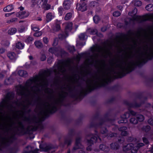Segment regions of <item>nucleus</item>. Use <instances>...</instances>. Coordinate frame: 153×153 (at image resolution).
Here are the masks:
<instances>
[{"label":"nucleus","mask_w":153,"mask_h":153,"mask_svg":"<svg viewBox=\"0 0 153 153\" xmlns=\"http://www.w3.org/2000/svg\"><path fill=\"white\" fill-rule=\"evenodd\" d=\"M137 10L135 8L131 12L128 14L132 17L134 20L145 21L151 20L153 21V14L142 16L136 15ZM143 41L144 43L141 48H140L132 57H135L134 61L131 58V54L128 58L122 59L116 62L111 67H108L104 64L101 68L100 72H115V69L118 70L117 72H129L134 66L138 65L143 60L148 59L153 55V37L145 36Z\"/></svg>","instance_id":"nucleus-1"},{"label":"nucleus","mask_w":153,"mask_h":153,"mask_svg":"<svg viewBox=\"0 0 153 153\" xmlns=\"http://www.w3.org/2000/svg\"><path fill=\"white\" fill-rule=\"evenodd\" d=\"M49 70L44 71L42 73L27 80L25 86L20 85L17 90L18 93L22 95L29 97L33 94H36L40 89L46 88L48 84L46 77L50 75Z\"/></svg>","instance_id":"nucleus-2"},{"label":"nucleus","mask_w":153,"mask_h":153,"mask_svg":"<svg viewBox=\"0 0 153 153\" xmlns=\"http://www.w3.org/2000/svg\"><path fill=\"white\" fill-rule=\"evenodd\" d=\"M23 115V112H22L20 114L13 115L10 117L5 128L6 132L10 136L3 139L1 137V150L2 146H7L12 142L14 134L18 130L19 128L21 126V123L19 119Z\"/></svg>","instance_id":"nucleus-3"},{"label":"nucleus","mask_w":153,"mask_h":153,"mask_svg":"<svg viewBox=\"0 0 153 153\" xmlns=\"http://www.w3.org/2000/svg\"><path fill=\"white\" fill-rule=\"evenodd\" d=\"M80 59V56L77 55L75 57L68 59L66 61H61L54 67L53 72L56 74L64 75L67 69H70L72 64L74 62H78Z\"/></svg>","instance_id":"nucleus-4"},{"label":"nucleus","mask_w":153,"mask_h":153,"mask_svg":"<svg viewBox=\"0 0 153 153\" xmlns=\"http://www.w3.org/2000/svg\"><path fill=\"white\" fill-rule=\"evenodd\" d=\"M138 140L136 141V143L135 144V146L133 148L134 145L132 143H130L127 144L125 146H124L123 148V150L124 151H126L130 149H131V153H137V150L140 147L144 146V144L142 143H139Z\"/></svg>","instance_id":"nucleus-5"},{"label":"nucleus","mask_w":153,"mask_h":153,"mask_svg":"<svg viewBox=\"0 0 153 153\" xmlns=\"http://www.w3.org/2000/svg\"><path fill=\"white\" fill-rule=\"evenodd\" d=\"M92 51L93 52H97V53L94 55V56L91 57L92 59V63L97 60L99 54L104 56V53H106L107 52L105 50V48L100 46H97L95 47L92 49Z\"/></svg>","instance_id":"nucleus-6"},{"label":"nucleus","mask_w":153,"mask_h":153,"mask_svg":"<svg viewBox=\"0 0 153 153\" xmlns=\"http://www.w3.org/2000/svg\"><path fill=\"white\" fill-rule=\"evenodd\" d=\"M57 101L51 104L47 103L44 105V112L45 113H51L55 111L56 109V106L58 103Z\"/></svg>","instance_id":"nucleus-7"},{"label":"nucleus","mask_w":153,"mask_h":153,"mask_svg":"<svg viewBox=\"0 0 153 153\" xmlns=\"http://www.w3.org/2000/svg\"><path fill=\"white\" fill-rule=\"evenodd\" d=\"M64 25L65 27V32L66 36H63L62 34L59 35V38L61 39H62L65 38L68 36L67 33L70 31L72 28V23L71 22H68L64 24Z\"/></svg>","instance_id":"nucleus-8"},{"label":"nucleus","mask_w":153,"mask_h":153,"mask_svg":"<svg viewBox=\"0 0 153 153\" xmlns=\"http://www.w3.org/2000/svg\"><path fill=\"white\" fill-rule=\"evenodd\" d=\"M136 113L132 111H130L126 113L122 116V120L118 121L119 123H126L128 121L127 119L128 118L130 114L132 115H136Z\"/></svg>","instance_id":"nucleus-9"},{"label":"nucleus","mask_w":153,"mask_h":153,"mask_svg":"<svg viewBox=\"0 0 153 153\" xmlns=\"http://www.w3.org/2000/svg\"><path fill=\"white\" fill-rule=\"evenodd\" d=\"M37 4L39 5V7H42L45 10H48L51 8L50 5L47 4L46 0H39L37 3Z\"/></svg>","instance_id":"nucleus-10"},{"label":"nucleus","mask_w":153,"mask_h":153,"mask_svg":"<svg viewBox=\"0 0 153 153\" xmlns=\"http://www.w3.org/2000/svg\"><path fill=\"white\" fill-rule=\"evenodd\" d=\"M76 8L78 10L83 12L87 10V6L86 4L84 2H83L82 4H77Z\"/></svg>","instance_id":"nucleus-11"},{"label":"nucleus","mask_w":153,"mask_h":153,"mask_svg":"<svg viewBox=\"0 0 153 153\" xmlns=\"http://www.w3.org/2000/svg\"><path fill=\"white\" fill-rule=\"evenodd\" d=\"M28 15V12L25 11H20L16 14L17 16L21 19L27 17Z\"/></svg>","instance_id":"nucleus-12"},{"label":"nucleus","mask_w":153,"mask_h":153,"mask_svg":"<svg viewBox=\"0 0 153 153\" xmlns=\"http://www.w3.org/2000/svg\"><path fill=\"white\" fill-rule=\"evenodd\" d=\"M11 97H9L8 95H7L5 100V102L6 105L8 107L12 108L13 105H12V101L11 100Z\"/></svg>","instance_id":"nucleus-13"},{"label":"nucleus","mask_w":153,"mask_h":153,"mask_svg":"<svg viewBox=\"0 0 153 153\" xmlns=\"http://www.w3.org/2000/svg\"><path fill=\"white\" fill-rule=\"evenodd\" d=\"M83 147L81 145L80 143V139L79 138L77 139L76 140L75 146L74 147L73 149L74 150L78 149H82Z\"/></svg>","instance_id":"nucleus-14"},{"label":"nucleus","mask_w":153,"mask_h":153,"mask_svg":"<svg viewBox=\"0 0 153 153\" xmlns=\"http://www.w3.org/2000/svg\"><path fill=\"white\" fill-rule=\"evenodd\" d=\"M71 4V1L69 0H65L63 4L64 8L66 9H69L70 8Z\"/></svg>","instance_id":"nucleus-15"},{"label":"nucleus","mask_w":153,"mask_h":153,"mask_svg":"<svg viewBox=\"0 0 153 153\" xmlns=\"http://www.w3.org/2000/svg\"><path fill=\"white\" fill-rule=\"evenodd\" d=\"M91 138L90 140H88L87 143L88 145L91 146L93 144L94 142H95L97 139V137L93 136L92 135L91 136Z\"/></svg>","instance_id":"nucleus-16"},{"label":"nucleus","mask_w":153,"mask_h":153,"mask_svg":"<svg viewBox=\"0 0 153 153\" xmlns=\"http://www.w3.org/2000/svg\"><path fill=\"white\" fill-rule=\"evenodd\" d=\"M8 58L11 60H15L17 57V55L13 52H9L7 54Z\"/></svg>","instance_id":"nucleus-17"},{"label":"nucleus","mask_w":153,"mask_h":153,"mask_svg":"<svg viewBox=\"0 0 153 153\" xmlns=\"http://www.w3.org/2000/svg\"><path fill=\"white\" fill-rule=\"evenodd\" d=\"M55 17L54 14L51 13H49L46 15V20L47 22H49L53 19Z\"/></svg>","instance_id":"nucleus-18"},{"label":"nucleus","mask_w":153,"mask_h":153,"mask_svg":"<svg viewBox=\"0 0 153 153\" xmlns=\"http://www.w3.org/2000/svg\"><path fill=\"white\" fill-rule=\"evenodd\" d=\"M60 51V48L58 49L56 48H51L49 49V51L50 53L56 55L57 54V53H58Z\"/></svg>","instance_id":"nucleus-19"},{"label":"nucleus","mask_w":153,"mask_h":153,"mask_svg":"<svg viewBox=\"0 0 153 153\" xmlns=\"http://www.w3.org/2000/svg\"><path fill=\"white\" fill-rule=\"evenodd\" d=\"M15 47L17 49H22L24 48V44L20 42H18L15 43Z\"/></svg>","instance_id":"nucleus-20"},{"label":"nucleus","mask_w":153,"mask_h":153,"mask_svg":"<svg viewBox=\"0 0 153 153\" xmlns=\"http://www.w3.org/2000/svg\"><path fill=\"white\" fill-rule=\"evenodd\" d=\"M131 4L136 7H139L142 4V2L139 0H134L132 1Z\"/></svg>","instance_id":"nucleus-21"},{"label":"nucleus","mask_w":153,"mask_h":153,"mask_svg":"<svg viewBox=\"0 0 153 153\" xmlns=\"http://www.w3.org/2000/svg\"><path fill=\"white\" fill-rule=\"evenodd\" d=\"M127 128L126 127H121L119 128V130L122 131L121 133L122 135L126 136L128 134L127 132L125 131Z\"/></svg>","instance_id":"nucleus-22"},{"label":"nucleus","mask_w":153,"mask_h":153,"mask_svg":"<svg viewBox=\"0 0 153 153\" xmlns=\"http://www.w3.org/2000/svg\"><path fill=\"white\" fill-rule=\"evenodd\" d=\"M53 29L55 31H58L59 30L60 28V27L59 25V22H57L55 25L52 27Z\"/></svg>","instance_id":"nucleus-23"},{"label":"nucleus","mask_w":153,"mask_h":153,"mask_svg":"<svg viewBox=\"0 0 153 153\" xmlns=\"http://www.w3.org/2000/svg\"><path fill=\"white\" fill-rule=\"evenodd\" d=\"M13 6L12 5H8L6 7H4L3 10L4 12L10 11L13 9Z\"/></svg>","instance_id":"nucleus-24"},{"label":"nucleus","mask_w":153,"mask_h":153,"mask_svg":"<svg viewBox=\"0 0 153 153\" xmlns=\"http://www.w3.org/2000/svg\"><path fill=\"white\" fill-rule=\"evenodd\" d=\"M18 74L20 76L23 77L26 76L27 74V71L23 70H20L19 71Z\"/></svg>","instance_id":"nucleus-25"},{"label":"nucleus","mask_w":153,"mask_h":153,"mask_svg":"<svg viewBox=\"0 0 153 153\" xmlns=\"http://www.w3.org/2000/svg\"><path fill=\"white\" fill-rule=\"evenodd\" d=\"M34 44L36 47L38 48H41L43 46V45L41 42L36 41L34 42Z\"/></svg>","instance_id":"nucleus-26"},{"label":"nucleus","mask_w":153,"mask_h":153,"mask_svg":"<svg viewBox=\"0 0 153 153\" xmlns=\"http://www.w3.org/2000/svg\"><path fill=\"white\" fill-rule=\"evenodd\" d=\"M146 9L149 11H153V5L150 4L147 5L146 7Z\"/></svg>","instance_id":"nucleus-27"},{"label":"nucleus","mask_w":153,"mask_h":153,"mask_svg":"<svg viewBox=\"0 0 153 153\" xmlns=\"http://www.w3.org/2000/svg\"><path fill=\"white\" fill-rule=\"evenodd\" d=\"M17 31L16 29L15 28H11L9 30L8 32L9 34L13 35Z\"/></svg>","instance_id":"nucleus-28"},{"label":"nucleus","mask_w":153,"mask_h":153,"mask_svg":"<svg viewBox=\"0 0 153 153\" xmlns=\"http://www.w3.org/2000/svg\"><path fill=\"white\" fill-rule=\"evenodd\" d=\"M87 31L91 35L95 34L97 32V30L95 29H89Z\"/></svg>","instance_id":"nucleus-29"},{"label":"nucleus","mask_w":153,"mask_h":153,"mask_svg":"<svg viewBox=\"0 0 153 153\" xmlns=\"http://www.w3.org/2000/svg\"><path fill=\"white\" fill-rule=\"evenodd\" d=\"M33 38L30 36H27L25 39V41L27 43H30L32 41H33Z\"/></svg>","instance_id":"nucleus-30"},{"label":"nucleus","mask_w":153,"mask_h":153,"mask_svg":"<svg viewBox=\"0 0 153 153\" xmlns=\"http://www.w3.org/2000/svg\"><path fill=\"white\" fill-rule=\"evenodd\" d=\"M119 146L117 143H112L111 144V147L112 149H118Z\"/></svg>","instance_id":"nucleus-31"},{"label":"nucleus","mask_w":153,"mask_h":153,"mask_svg":"<svg viewBox=\"0 0 153 153\" xmlns=\"http://www.w3.org/2000/svg\"><path fill=\"white\" fill-rule=\"evenodd\" d=\"M80 39L81 40H83L85 39H87V37L85 33H81L79 36Z\"/></svg>","instance_id":"nucleus-32"},{"label":"nucleus","mask_w":153,"mask_h":153,"mask_svg":"<svg viewBox=\"0 0 153 153\" xmlns=\"http://www.w3.org/2000/svg\"><path fill=\"white\" fill-rule=\"evenodd\" d=\"M72 16V14L71 13H67L65 17V19L68 20L70 19Z\"/></svg>","instance_id":"nucleus-33"},{"label":"nucleus","mask_w":153,"mask_h":153,"mask_svg":"<svg viewBox=\"0 0 153 153\" xmlns=\"http://www.w3.org/2000/svg\"><path fill=\"white\" fill-rule=\"evenodd\" d=\"M137 118L139 121H142L144 119V117L142 115L140 114L137 116Z\"/></svg>","instance_id":"nucleus-34"},{"label":"nucleus","mask_w":153,"mask_h":153,"mask_svg":"<svg viewBox=\"0 0 153 153\" xmlns=\"http://www.w3.org/2000/svg\"><path fill=\"white\" fill-rule=\"evenodd\" d=\"M93 20L95 23H97L100 20V18L99 16H95L93 18Z\"/></svg>","instance_id":"nucleus-35"},{"label":"nucleus","mask_w":153,"mask_h":153,"mask_svg":"<svg viewBox=\"0 0 153 153\" xmlns=\"http://www.w3.org/2000/svg\"><path fill=\"white\" fill-rule=\"evenodd\" d=\"M130 122L133 124H136L137 123V120L134 118H131L130 120Z\"/></svg>","instance_id":"nucleus-36"},{"label":"nucleus","mask_w":153,"mask_h":153,"mask_svg":"<svg viewBox=\"0 0 153 153\" xmlns=\"http://www.w3.org/2000/svg\"><path fill=\"white\" fill-rule=\"evenodd\" d=\"M64 10V9L62 7H60L58 8V13L59 16H61L63 14V11Z\"/></svg>","instance_id":"nucleus-37"},{"label":"nucleus","mask_w":153,"mask_h":153,"mask_svg":"<svg viewBox=\"0 0 153 153\" xmlns=\"http://www.w3.org/2000/svg\"><path fill=\"white\" fill-rule=\"evenodd\" d=\"M26 27L24 26H22L19 28L18 31L20 33H22L25 30Z\"/></svg>","instance_id":"nucleus-38"},{"label":"nucleus","mask_w":153,"mask_h":153,"mask_svg":"<svg viewBox=\"0 0 153 153\" xmlns=\"http://www.w3.org/2000/svg\"><path fill=\"white\" fill-rule=\"evenodd\" d=\"M68 49L70 52H73L75 51L74 47L73 46L69 45L68 47Z\"/></svg>","instance_id":"nucleus-39"},{"label":"nucleus","mask_w":153,"mask_h":153,"mask_svg":"<svg viewBox=\"0 0 153 153\" xmlns=\"http://www.w3.org/2000/svg\"><path fill=\"white\" fill-rule=\"evenodd\" d=\"M32 29L33 31H36L39 30V28L35 25H33L31 26Z\"/></svg>","instance_id":"nucleus-40"},{"label":"nucleus","mask_w":153,"mask_h":153,"mask_svg":"<svg viewBox=\"0 0 153 153\" xmlns=\"http://www.w3.org/2000/svg\"><path fill=\"white\" fill-rule=\"evenodd\" d=\"M39 150L38 149H36L34 150V151H31L30 152H27L25 150L24 151L23 153H39L38 151Z\"/></svg>","instance_id":"nucleus-41"},{"label":"nucleus","mask_w":153,"mask_h":153,"mask_svg":"<svg viewBox=\"0 0 153 153\" xmlns=\"http://www.w3.org/2000/svg\"><path fill=\"white\" fill-rule=\"evenodd\" d=\"M99 148L102 151H106L107 150H106V146L103 144L100 145L99 146Z\"/></svg>","instance_id":"nucleus-42"},{"label":"nucleus","mask_w":153,"mask_h":153,"mask_svg":"<svg viewBox=\"0 0 153 153\" xmlns=\"http://www.w3.org/2000/svg\"><path fill=\"white\" fill-rule=\"evenodd\" d=\"M42 33L41 31H39L35 33L34 34V36H35L39 37L40 36L42 35Z\"/></svg>","instance_id":"nucleus-43"},{"label":"nucleus","mask_w":153,"mask_h":153,"mask_svg":"<svg viewBox=\"0 0 153 153\" xmlns=\"http://www.w3.org/2000/svg\"><path fill=\"white\" fill-rule=\"evenodd\" d=\"M113 15L114 16L117 17L120 15V13L118 11H115L113 13Z\"/></svg>","instance_id":"nucleus-44"},{"label":"nucleus","mask_w":153,"mask_h":153,"mask_svg":"<svg viewBox=\"0 0 153 153\" xmlns=\"http://www.w3.org/2000/svg\"><path fill=\"white\" fill-rule=\"evenodd\" d=\"M106 130L105 128L102 129V130H101V132L102 134H105L104 136H106V134H105L106 132Z\"/></svg>","instance_id":"nucleus-45"},{"label":"nucleus","mask_w":153,"mask_h":153,"mask_svg":"<svg viewBox=\"0 0 153 153\" xmlns=\"http://www.w3.org/2000/svg\"><path fill=\"white\" fill-rule=\"evenodd\" d=\"M150 129V127L149 126H147L145 127V128H144L143 129L145 131L147 132L149 131Z\"/></svg>","instance_id":"nucleus-46"},{"label":"nucleus","mask_w":153,"mask_h":153,"mask_svg":"<svg viewBox=\"0 0 153 153\" xmlns=\"http://www.w3.org/2000/svg\"><path fill=\"white\" fill-rule=\"evenodd\" d=\"M58 39L57 38L55 39L53 44V45L54 46H56L58 44Z\"/></svg>","instance_id":"nucleus-47"},{"label":"nucleus","mask_w":153,"mask_h":153,"mask_svg":"<svg viewBox=\"0 0 153 153\" xmlns=\"http://www.w3.org/2000/svg\"><path fill=\"white\" fill-rule=\"evenodd\" d=\"M97 4V3L95 1H92L90 3V5L91 7H93L94 6Z\"/></svg>","instance_id":"nucleus-48"},{"label":"nucleus","mask_w":153,"mask_h":153,"mask_svg":"<svg viewBox=\"0 0 153 153\" xmlns=\"http://www.w3.org/2000/svg\"><path fill=\"white\" fill-rule=\"evenodd\" d=\"M148 123L151 125H153V119L151 118L149 119L148 120Z\"/></svg>","instance_id":"nucleus-49"},{"label":"nucleus","mask_w":153,"mask_h":153,"mask_svg":"<svg viewBox=\"0 0 153 153\" xmlns=\"http://www.w3.org/2000/svg\"><path fill=\"white\" fill-rule=\"evenodd\" d=\"M143 142L146 144H147L149 143L148 140L145 137H143Z\"/></svg>","instance_id":"nucleus-50"},{"label":"nucleus","mask_w":153,"mask_h":153,"mask_svg":"<svg viewBox=\"0 0 153 153\" xmlns=\"http://www.w3.org/2000/svg\"><path fill=\"white\" fill-rule=\"evenodd\" d=\"M43 41L46 44H47L48 42V38L46 37H44L43 38Z\"/></svg>","instance_id":"nucleus-51"},{"label":"nucleus","mask_w":153,"mask_h":153,"mask_svg":"<svg viewBox=\"0 0 153 153\" xmlns=\"http://www.w3.org/2000/svg\"><path fill=\"white\" fill-rule=\"evenodd\" d=\"M46 59V56L45 55H42L41 58L42 61H43L45 60Z\"/></svg>","instance_id":"nucleus-52"},{"label":"nucleus","mask_w":153,"mask_h":153,"mask_svg":"<svg viewBox=\"0 0 153 153\" xmlns=\"http://www.w3.org/2000/svg\"><path fill=\"white\" fill-rule=\"evenodd\" d=\"M65 143L67 144L68 145H69L71 144V142L70 140H65Z\"/></svg>","instance_id":"nucleus-53"},{"label":"nucleus","mask_w":153,"mask_h":153,"mask_svg":"<svg viewBox=\"0 0 153 153\" xmlns=\"http://www.w3.org/2000/svg\"><path fill=\"white\" fill-rule=\"evenodd\" d=\"M52 59L51 58H49L48 59V62L49 63H51L52 61Z\"/></svg>","instance_id":"nucleus-54"},{"label":"nucleus","mask_w":153,"mask_h":153,"mask_svg":"<svg viewBox=\"0 0 153 153\" xmlns=\"http://www.w3.org/2000/svg\"><path fill=\"white\" fill-rule=\"evenodd\" d=\"M127 2V0H121V2L122 4H124Z\"/></svg>","instance_id":"nucleus-55"},{"label":"nucleus","mask_w":153,"mask_h":153,"mask_svg":"<svg viewBox=\"0 0 153 153\" xmlns=\"http://www.w3.org/2000/svg\"><path fill=\"white\" fill-rule=\"evenodd\" d=\"M121 140L122 142V143H123V142L124 141V139L123 138V137H122L121 138V140H120L119 139L118 140V142L119 143H121Z\"/></svg>","instance_id":"nucleus-56"},{"label":"nucleus","mask_w":153,"mask_h":153,"mask_svg":"<svg viewBox=\"0 0 153 153\" xmlns=\"http://www.w3.org/2000/svg\"><path fill=\"white\" fill-rule=\"evenodd\" d=\"M101 30L102 31L104 32L106 30V28L105 27H102L101 28Z\"/></svg>","instance_id":"nucleus-57"},{"label":"nucleus","mask_w":153,"mask_h":153,"mask_svg":"<svg viewBox=\"0 0 153 153\" xmlns=\"http://www.w3.org/2000/svg\"><path fill=\"white\" fill-rule=\"evenodd\" d=\"M87 150L88 151H90L91 150V148L90 146H88L87 148Z\"/></svg>","instance_id":"nucleus-58"},{"label":"nucleus","mask_w":153,"mask_h":153,"mask_svg":"<svg viewBox=\"0 0 153 153\" xmlns=\"http://www.w3.org/2000/svg\"><path fill=\"white\" fill-rule=\"evenodd\" d=\"M5 51V50L4 49L2 48L1 49V53H4Z\"/></svg>","instance_id":"nucleus-59"},{"label":"nucleus","mask_w":153,"mask_h":153,"mask_svg":"<svg viewBox=\"0 0 153 153\" xmlns=\"http://www.w3.org/2000/svg\"><path fill=\"white\" fill-rule=\"evenodd\" d=\"M79 153H85V152L83 149H82L79 151Z\"/></svg>","instance_id":"nucleus-60"},{"label":"nucleus","mask_w":153,"mask_h":153,"mask_svg":"<svg viewBox=\"0 0 153 153\" xmlns=\"http://www.w3.org/2000/svg\"><path fill=\"white\" fill-rule=\"evenodd\" d=\"M117 134H111L110 135V137H112L113 136H116Z\"/></svg>","instance_id":"nucleus-61"},{"label":"nucleus","mask_w":153,"mask_h":153,"mask_svg":"<svg viewBox=\"0 0 153 153\" xmlns=\"http://www.w3.org/2000/svg\"><path fill=\"white\" fill-rule=\"evenodd\" d=\"M10 15H11V13H7L5 14V16L6 17H8Z\"/></svg>","instance_id":"nucleus-62"},{"label":"nucleus","mask_w":153,"mask_h":153,"mask_svg":"<svg viewBox=\"0 0 153 153\" xmlns=\"http://www.w3.org/2000/svg\"><path fill=\"white\" fill-rule=\"evenodd\" d=\"M36 20L39 21H41L42 20V19L40 17H39L37 18L36 19Z\"/></svg>","instance_id":"nucleus-63"},{"label":"nucleus","mask_w":153,"mask_h":153,"mask_svg":"<svg viewBox=\"0 0 153 153\" xmlns=\"http://www.w3.org/2000/svg\"><path fill=\"white\" fill-rule=\"evenodd\" d=\"M146 1L152 2L153 1V0H144Z\"/></svg>","instance_id":"nucleus-64"}]
</instances>
